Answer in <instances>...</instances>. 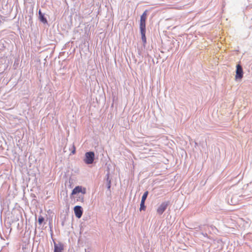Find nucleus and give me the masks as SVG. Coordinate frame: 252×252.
Listing matches in <instances>:
<instances>
[{
  "mask_svg": "<svg viewBox=\"0 0 252 252\" xmlns=\"http://www.w3.org/2000/svg\"><path fill=\"white\" fill-rule=\"evenodd\" d=\"M94 159V154L93 152H87L85 154V162L87 164H92Z\"/></svg>",
  "mask_w": 252,
  "mask_h": 252,
  "instance_id": "obj_1",
  "label": "nucleus"
},
{
  "mask_svg": "<svg viewBox=\"0 0 252 252\" xmlns=\"http://www.w3.org/2000/svg\"><path fill=\"white\" fill-rule=\"evenodd\" d=\"M169 204V201H165L162 202L158 208L157 210V213L160 215L165 211L167 206Z\"/></svg>",
  "mask_w": 252,
  "mask_h": 252,
  "instance_id": "obj_2",
  "label": "nucleus"
},
{
  "mask_svg": "<svg viewBox=\"0 0 252 252\" xmlns=\"http://www.w3.org/2000/svg\"><path fill=\"white\" fill-rule=\"evenodd\" d=\"M80 193L82 194H85L86 193V189L85 188H83L82 186H77L72 190L71 194H76L77 195H79Z\"/></svg>",
  "mask_w": 252,
  "mask_h": 252,
  "instance_id": "obj_3",
  "label": "nucleus"
},
{
  "mask_svg": "<svg viewBox=\"0 0 252 252\" xmlns=\"http://www.w3.org/2000/svg\"><path fill=\"white\" fill-rule=\"evenodd\" d=\"M147 18L146 11H145L140 17V30H146V20Z\"/></svg>",
  "mask_w": 252,
  "mask_h": 252,
  "instance_id": "obj_4",
  "label": "nucleus"
},
{
  "mask_svg": "<svg viewBox=\"0 0 252 252\" xmlns=\"http://www.w3.org/2000/svg\"><path fill=\"white\" fill-rule=\"evenodd\" d=\"M236 71L235 78L237 79H241L243 76V71L241 65L237 64L236 66Z\"/></svg>",
  "mask_w": 252,
  "mask_h": 252,
  "instance_id": "obj_5",
  "label": "nucleus"
},
{
  "mask_svg": "<svg viewBox=\"0 0 252 252\" xmlns=\"http://www.w3.org/2000/svg\"><path fill=\"white\" fill-rule=\"evenodd\" d=\"M74 211L76 217L80 218L83 214L82 208L80 206H76L74 208Z\"/></svg>",
  "mask_w": 252,
  "mask_h": 252,
  "instance_id": "obj_6",
  "label": "nucleus"
},
{
  "mask_svg": "<svg viewBox=\"0 0 252 252\" xmlns=\"http://www.w3.org/2000/svg\"><path fill=\"white\" fill-rule=\"evenodd\" d=\"M141 39L144 44L146 43V37L145 35L146 30H140Z\"/></svg>",
  "mask_w": 252,
  "mask_h": 252,
  "instance_id": "obj_7",
  "label": "nucleus"
},
{
  "mask_svg": "<svg viewBox=\"0 0 252 252\" xmlns=\"http://www.w3.org/2000/svg\"><path fill=\"white\" fill-rule=\"evenodd\" d=\"M63 250L62 247L61 245H58L54 243V252H62Z\"/></svg>",
  "mask_w": 252,
  "mask_h": 252,
  "instance_id": "obj_8",
  "label": "nucleus"
},
{
  "mask_svg": "<svg viewBox=\"0 0 252 252\" xmlns=\"http://www.w3.org/2000/svg\"><path fill=\"white\" fill-rule=\"evenodd\" d=\"M199 230L206 232L209 229V226L207 225H201L198 227Z\"/></svg>",
  "mask_w": 252,
  "mask_h": 252,
  "instance_id": "obj_9",
  "label": "nucleus"
},
{
  "mask_svg": "<svg viewBox=\"0 0 252 252\" xmlns=\"http://www.w3.org/2000/svg\"><path fill=\"white\" fill-rule=\"evenodd\" d=\"M39 16L40 20L43 23L47 22L46 19L44 17L43 14L41 13V11H39Z\"/></svg>",
  "mask_w": 252,
  "mask_h": 252,
  "instance_id": "obj_10",
  "label": "nucleus"
},
{
  "mask_svg": "<svg viewBox=\"0 0 252 252\" xmlns=\"http://www.w3.org/2000/svg\"><path fill=\"white\" fill-rule=\"evenodd\" d=\"M107 187L108 189H110L111 188V180L109 179V174L106 175Z\"/></svg>",
  "mask_w": 252,
  "mask_h": 252,
  "instance_id": "obj_11",
  "label": "nucleus"
},
{
  "mask_svg": "<svg viewBox=\"0 0 252 252\" xmlns=\"http://www.w3.org/2000/svg\"><path fill=\"white\" fill-rule=\"evenodd\" d=\"M84 194H81V195L79 194V195H77V200L78 201H80L81 202H84Z\"/></svg>",
  "mask_w": 252,
  "mask_h": 252,
  "instance_id": "obj_12",
  "label": "nucleus"
},
{
  "mask_svg": "<svg viewBox=\"0 0 252 252\" xmlns=\"http://www.w3.org/2000/svg\"><path fill=\"white\" fill-rule=\"evenodd\" d=\"M148 191H145L144 193V194H143V196L142 197L141 201H143V202H145V200H146V198H147V197L148 196Z\"/></svg>",
  "mask_w": 252,
  "mask_h": 252,
  "instance_id": "obj_13",
  "label": "nucleus"
},
{
  "mask_svg": "<svg viewBox=\"0 0 252 252\" xmlns=\"http://www.w3.org/2000/svg\"><path fill=\"white\" fill-rule=\"evenodd\" d=\"M146 209V206H145V202L143 201H141L140 203V211H141L142 210H145Z\"/></svg>",
  "mask_w": 252,
  "mask_h": 252,
  "instance_id": "obj_14",
  "label": "nucleus"
},
{
  "mask_svg": "<svg viewBox=\"0 0 252 252\" xmlns=\"http://www.w3.org/2000/svg\"><path fill=\"white\" fill-rule=\"evenodd\" d=\"M200 235L203 236L204 237H206L207 238H209V237L208 235V234L206 233V232L201 231V232L200 233Z\"/></svg>",
  "mask_w": 252,
  "mask_h": 252,
  "instance_id": "obj_15",
  "label": "nucleus"
},
{
  "mask_svg": "<svg viewBox=\"0 0 252 252\" xmlns=\"http://www.w3.org/2000/svg\"><path fill=\"white\" fill-rule=\"evenodd\" d=\"M43 221H44V218L42 217H40L38 218V221L39 224H42V223L43 222Z\"/></svg>",
  "mask_w": 252,
  "mask_h": 252,
  "instance_id": "obj_16",
  "label": "nucleus"
},
{
  "mask_svg": "<svg viewBox=\"0 0 252 252\" xmlns=\"http://www.w3.org/2000/svg\"><path fill=\"white\" fill-rule=\"evenodd\" d=\"M75 147L73 146V150H72V152H71V153H72L73 154H74L75 153Z\"/></svg>",
  "mask_w": 252,
  "mask_h": 252,
  "instance_id": "obj_17",
  "label": "nucleus"
}]
</instances>
